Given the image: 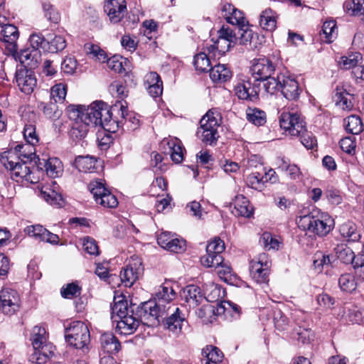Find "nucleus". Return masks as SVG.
<instances>
[{"instance_id": "1", "label": "nucleus", "mask_w": 364, "mask_h": 364, "mask_svg": "<svg viewBox=\"0 0 364 364\" xmlns=\"http://www.w3.org/2000/svg\"><path fill=\"white\" fill-rule=\"evenodd\" d=\"M90 126H100L109 132L114 133L119 128V122L112 118L107 104L96 101L87 107V114L82 121L73 123L70 136L75 139H82L86 136Z\"/></svg>"}, {"instance_id": "2", "label": "nucleus", "mask_w": 364, "mask_h": 364, "mask_svg": "<svg viewBox=\"0 0 364 364\" xmlns=\"http://www.w3.org/2000/svg\"><path fill=\"white\" fill-rule=\"evenodd\" d=\"M281 128L293 136L300 138L302 144L308 149H314L316 139L311 132H307L306 123L296 112H283L279 117Z\"/></svg>"}, {"instance_id": "3", "label": "nucleus", "mask_w": 364, "mask_h": 364, "mask_svg": "<svg viewBox=\"0 0 364 364\" xmlns=\"http://www.w3.org/2000/svg\"><path fill=\"white\" fill-rule=\"evenodd\" d=\"M296 224L303 230H308L318 237H324L333 229L334 221L328 213L315 210L309 214L297 218Z\"/></svg>"}, {"instance_id": "4", "label": "nucleus", "mask_w": 364, "mask_h": 364, "mask_svg": "<svg viewBox=\"0 0 364 364\" xmlns=\"http://www.w3.org/2000/svg\"><path fill=\"white\" fill-rule=\"evenodd\" d=\"M33 154L18 155L16 152H9L3 157L1 162L6 169L11 171V178L16 182L25 180L32 183H35L31 177V171L27 163L31 162Z\"/></svg>"}, {"instance_id": "5", "label": "nucleus", "mask_w": 364, "mask_h": 364, "mask_svg": "<svg viewBox=\"0 0 364 364\" xmlns=\"http://www.w3.org/2000/svg\"><path fill=\"white\" fill-rule=\"evenodd\" d=\"M158 323L162 322L164 327L173 333L181 332L182 326L186 322V314L175 304L168 305L167 308L152 310V313L146 314Z\"/></svg>"}, {"instance_id": "6", "label": "nucleus", "mask_w": 364, "mask_h": 364, "mask_svg": "<svg viewBox=\"0 0 364 364\" xmlns=\"http://www.w3.org/2000/svg\"><path fill=\"white\" fill-rule=\"evenodd\" d=\"M222 122V117L217 109H210L200 121V127L198 134L202 141L213 146L216 144L218 138V127Z\"/></svg>"}, {"instance_id": "7", "label": "nucleus", "mask_w": 364, "mask_h": 364, "mask_svg": "<svg viewBox=\"0 0 364 364\" xmlns=\"http://www.w3.org/2000/svg\"><path fill=\"white\" fill-rule=\"evenodd\" d=\"M65 338L70 346L77 349H82L90 342V331L83 322L73 321L65 328Z\"/></svg>"}, {"instance_id": "8", "label": "nucleus", "mask_w": 364, "mask_h": 364, "mask_svg": "<svg viewBox=\"0 0 364 364\" xmlns=\"http://www.w3.org/2000/svg\"><path fill=\"white\" fill-rule=\"evenodd\" d=\"M176 292L173 288L167 283L160 286L159 291L156 294L154 301H149L143 304L141 306V311L144 313V316L146 314L152 313V310L163 309V307L167 308L170 303L174 299Z\"/></svg>"}, {"instance_id": "9", "label": "nucleus", "mask_w": 364, "mask_h": 364, "mask_svg": "<svg viewBox=\"0 0 364 364\" xmlns=\"http://www.w3.org/2000/svg\"><path fill=\"white\" fill-rule=\"evenodd\" d=\"M89 189L93 194L95 201L101 205L113 208L117 206L118 200L105 186L102 180H97L90 182Z\"/></svg>"}, {"instance_id": "10", "label": "nucleus", "mask_w": 364, "mask_h": 364, "mask_svg": "<svg viewBox=\"0 0 364 364\" xmlns=\"http://www.w3.org/2000/svg\"><path fill=\"white\" fill-rule=\"evenodd\" d=\"M143 271L141 259L136 256L132 257L120 272L122 283L125 287H132L142 274Z\"/></svg>"}, {"instance_id": "11", "label": "nucleus", "mask_w": 364, "mask_h": 364, "mask_svg": "<svg viewBox=\"0 0 364 364\" xmlns=\"http://www.w3.org/2000/svg\"><path fill=\"white\" fill-rule=\"evenodd\" d=\"M21 306L18 293L10 288H3L0 291V311L6 315H13Z\"/></svg>"}, {"instance_id": "12", "label": "nucleus", "mask_w": 364, "mask_h": 364, "mask_svg": "<svg viewBox=\"0 0 364 364\" xmlns=\"http://www.w3.org/2000/svg\"><path fill=\"white\" fill-rule=\"evenodd\" d=\"M270 267L271 262L268 256L264 253L260 254L256 259L250 262V275L257 283H267L269 281Z\"/></svg>"}, {"instance_id": "13", "label": "nucleus", "mask_w": 364, "mask_h": 364, "mask_svg": "<svg viewBox=\"0 0 364 364\" xmlns=\"http://www.w3.org/2000/svg\"><path fill=\"white\" fill-rule=\"evenodd\" d=\"M18 36V28L14 25L9 23L0 25V41L11 54L15 53L17 50L16 41Z\"/></svg>"}, {"instance_id": "14", "label": "nucleus", "mask_w": 364, "mask_h": 364, "mask_svg": "<svg viewBox=\"0 0 364 364\" xmlns=\"http://www.w3.org/2000/svg\"><path fill=\"white\" fill-rule=\"evenodd\" d=\"M16 82L19 90L26 95L33 92L37 85L33 72L27 68H21L16 70Z\"/></svg>"}, {"instance_id": "15", "label": "nucleus", "mask_w": 364, "mask_h": 364, "mask_svg": "<svg viewBox=\"0 0 364 364\" xmlns=\"http://www.w3.org/2000/svg\"><path fill=\"white\" fill-rule=\"evenodd\" d=\"M257 81L270 77L275 71V65L269 58L255 59L250 68Z\"/></svg>"}, {"instance_id": "16", "label": "nucleus", "mask_w": 364, "mask_h": 364, "mask_svg": "<svg viewBox=\"0 0 364 364\" xmlns=\"http://www.w3.org/2000/svg\"><path fill=\"white\" fill-rule=\"evenodd\" d=\"M104 10L113 23H118L127 12L125 0H108L105 2Z\"/></svg>"}, {"instance_id": "17", "label": "nucleus", "mask_w": 364, "mask_h": 364, "mask_svg": "<svg viewBox=\"0 0 364 364\" xmlns=\"http://www.w3.org/2000/svg\"><path fill=\"white\" fill-rule=\"evenodd\" d=\"M144 85L150 96L160 97L163 92V82L156 72H149L144 77Z\"/></svg>"}, {"instance_id": "18", "label": "nucleus", "mask_w": 364, "mask_h": 364, "mask_svg": "<svg viewBox=\"0 0 364 364\" xmlns=\"http://www.w3.org/2000/svg\"><path fill=\"white\" fill-rule=\"evenodd\" d=\"M281 80L280 91L284 97L289 100H297L301 92L298 82L284 74L281 75Z\"/></svg>"}, {"instance_id": "19", "label": "nucleus", "mask_w": 364, "mask_h": 364, "mask_svg": "<svg viewBox=\"0 0 364 364\" xmlns=\"http://www.w3.org/2000/svg\"><path fill=\"white\" fill-rule=\"evenodd\" d=\"M33 350L34 352L30 358L31 360L37 364H45L54 355L55 348L52 343L46 342L38 348H33Z\"/></svg>"}, {"instance_id": "20", "label": "nucleus", "mask_w": 364, "mask_h": 364, "mask_svg": "<svg viewBox=\"0 0 364 364\" xmlns=\"http://www.w3.org/2000/svg\"><path fill=\"white\" fill-rule=\"evenodd\" d=\"M20 63L23 68L32 70L38 67L41 60V51L38 49L27 48L21 50L18 55Z\"/></svg>"}, {"instance_id": "21", "label": "nucleus", "mask_w": 364, "mask_h": 364, "mask_svg": "<svg viewBox=\"0 0 364 364\" xmlns=\"http://www.w3.org/2000/svg\"><path fill=\"white\" fill-rule=\"evenodd\" d=\"M109 110L112 112V118L119 122V127L123 124V121L126 123L127 121L133 124V129H135L138 125L139 120L132 117V114L128 113L127 107L122 103L119 105L115 104Z\"/></svg>"}, {"instance_id": "22", "label": "nucleus", "mask_w": 364, "mask_h": 364, "mask_svg": "<svg viewBox=\"0 0 364 364\" xmlns=\"http://www.w3.org/2000/svg\"><path fill=\"white\" fill-rule=\"evenodd\" d=\"M113 321L117 323L116 331L122 335L134 333L139 326V319L133 316L132 314L123 316Z\"/></svg>"}, {"instance_id": "23", "label": "nucleus", "mask_w": 364, "mask_h": 364, "mask_svg": "<svg viewBox=\"0 0 364 364\" xmlns=\"http://www.w3.org/2000/svg\"><path fill=\"white\" fill-rule=\"evenodd\" d=\"M235 91L239 99L255 101L257 99L259 90L256 85L252 86L250 81H243L235 86Z\"/></svg>"}, {"instance_id": "24", "label": "nucleus", "mask_w": 364, "mask_h": 364, "mask_svg": "<svg viewBox=\"0 0 364 364\" xmlns=\"http://www.w3.org/2000/svg\"><path fill=\"white\" fill-rule=\"evenodd\" d=\"M203 51L194 56L193 65L195 69L200 73L210 72L212 69L211 58H215L213 53L209 54L206 46L203 48Z\"/></svg>"}, {"instance_id": "25", "label": "nucleus", "mask_w": 364, "mask_h": 364, "mask_svg": "<svg viewBox=\"0 0 364 364\" xmlns=\"http://www.w3.org/2000/svg\"><path fill=\"white\" fill-rule=\"evenodd\" d=\"M339 232L341 236L348 242H356L361 237L357 225L350 220L346 221L340 225Z\"/></svg>"}, {"instance_id": "26", "label": "nucleus", "mask_w": 364, "mask_h": 364, "mask_svg": "<svg viewBox=\"0 0 364 364\" xmlns=\"http://www.w3.org/2000/svg\"><path fill=\"white\" fill-rule=\"evenodd\" d=\"M190 306H198L203 301V296L200 287L196 285H188L183 290L181 296Z\"/></svg>"}, {"instance_id": "27", "label": "nucleus", "mask_w": 364, "mask_h": 364, "mask_svg": "<svg viewBox=\"0 0 364 364\" xmlns=\"http://www.w3.org/2000/svg\"><path fill=\"white\" fill-rule=\"evenodd\" d=\"M112 319L113 321L129 316L127 301L122 296H114L111 306Z\"/></svg>"}, {"instance_id": "28", "label": "nucleus", "mask_w": 364, "mask_h": 364, "mask_svg": "<svg viewBox=\"0 0 364 364\" xmlns=\"http://www.w3.org/2000/svg\"><path fill=\"white\" fill-rule=\"evenodd\" d=\"M100 343L103 350L109 354L116 353L120 350V343L112 333L102 334L100 337Z\"/></svg>"}, {"instance_id": "29", "label": "nucleus", "mask_w": 364, "mask_h": 364, "mask_svg": "<svg viewBox=\"0 0 364 364\" xmlns=\"http://www.w3.org/2000/svg\"><path fill=\"white\" fill-rule=\"evenodd\" d=\"M277 15L271 9L264 10L259 18L260 27L268 31H273L277 27Z\"/></svg>"}, {"instance_id": "30", "label": "nucleus", "mask_w": 364, "mask_h": 364, "mask_svg": "<svg viewBox=\"0 0 364 364\" xmlns=\"http://www.w3.org/2000/svg\"><path fill=\"white\" fill-rule=\"evenodd\" d=\"M235 213L245 218H250L253 213V208L250 205L248 199L242 195L237 196L234 200Z\"/></svg>"}, {"instance_id": "31", "label": "nucleus", "mask_w": 364, "mask_h": 364, "mask_svg": "<svg viewBox=\"0 0 364 364\" xmlns=\"http://www.w3.org/2000/svg\"><path fill=\"white\" fill-rule=\"evenodd\" d=\"M234 46L235 45L228 42L224 39L218 38L217 41H214L212 44L209 45L208 43H206V48L209 54L213 53V56H214V58H219Z\"/></svg>"}, {"instance_id": "32", "label": "nucleus", "mask_w": 364, "mask_h": 364, "mask_svg": "<svg viewBox=\"0 0 364 364\" xmlns=\"http://www.w3.org/2000/svg\"><path fill=\"white\" fill-rule=\"evenodd\" d=\"M232 77V73L229 68L224 64H217L212 68L210 72V77L213 82H226Z\"/></svg>"}, {"instance_id": "33", "label": "nucleus", "mask_w": 364, "mask_h": 364, "mask_svg": "<svg viewBox=\"0 0 364 364\" xmlns=\"http://www.w3.org/2000/svg\"><path fill=\"white\" fill-rule=\"evenodd\" d=\"M337 258L343 264H351L354 267L355 262L359 256H355L354 252L344 245H338L336 248Z\"/></svg>"}, {"instance_id": "34", "label": "nucleus", "mask_w": 364, "mask_h": 364, "mask_svg": "<svg viewBox=\"0 0 364 364\" xmlns=\"http://www.w3.org/2000/svg\"><path fill=\"white\" fill-rule=\"evenodd\" d=\"M96 159L90 156H78L75 158L73 165L80 171L91 172L95 168Z\"/></svg>"}, {"instance_id": "35", "label": "nucleus", "mask_w": 364, "mask_h": 364, "mask_svg": "<svg viewBox=\"0 0 364 364\" xmlns=\"http://www.w3.org/2000/svg\"><path fill=\"white\" fill-rule=\"evenodd\" d=\"M282 75L283 74L278 73L277 77L272 76V75L270 77L260 80V81L262 82V87L265 92L273 95L280 90Z\"/></svg>"}, {"instance_id": "36", "label": "nucleus", "mask_w": 364, "mask_h": 364, "mask_svg": "<svg viewBox=\"0 0 364 364\" xmlns=\"http://www.w3.org/2000/svg\"><path fill=\"white\" fill-rule=\"evenodd\" d=\"M279 168L286 172L292 180L300 179L302 176L300 168L294 164H290L289 159H282L279 164Z\"/></svg>"}, {"instance_id": "37", "label": "nucleus", "mask_w": 364, "mask_h": 364, "mask_svg": "<svg viewBox=\"0 0 364 364\" xmlns=\"http://www.w3.org/2000/svg\"><path fill=\"white\" fill-rule=\"evenodd\" d=\"M344 127L347 132L353 135L360 134L363 129L360 118L356 115H350L344 119Z\"/></svg>"}, {"instance_id": "38", "label": "nucleus", "mask_w": 364, "mask_h": 364, "mask_svg": "<svg viewBox=\"0 0 364 364\" xmlns=\"http://www.w3.org/2000/svg\"><path fill=\"white\" fill-rule=\"evenodd\" d=\"M43 166L47 175L52 178L58 177L63 170L61 161L55 157L43 159Z\"/></svg>"}, {"instance_id": "39", "label": "nucleus", "mask_w": 364, "mask_h": 364, "mask_svg": "<svg viewBox=\"0 0 364 364\" xmlns=\"http://www.w3.org/2000/svg\"><path fill=\"white\" fill-rule=\"evenodd\" d=\"M170 149V155L173 161L176 164L181 163L183 159L184 149L181 142L178 139H173L168 141Z\"/></svg>"}, {"instance_id": "40", "label": "nucleus", "mask_w": 364, "mask_h": 364, "mask_svg": "<svg viewBox=\"0 0 364 364\" xmlns=\"http://www.w3.org/2000/svg\"><path fill=\"white\" fill-rule=\"evenodd\" d=\"M247 119L256 126H262L266 123V114L258 108L248 107L246 110Z\"/></svg>"}, {"instance_id": "41", "label": "nucleus", "mask_w": 364, "mask_h": 364, "mask_svg": "<svg viewBox=\"0 0 364 364\" xmlns=\"http://www.w3.org/2000/svg\"><path fill=\"white\" fill-rule=\"evenodd\" d=\"M343 8L348 14L360 16L364 9V0H346Z\"/></svg>"}, {"instance_id": "42", "label": "nucleus", "mask_w": 364, "mask_h": 364, "mask_svg": "<svg viewBox=\"0 0 364 364\" xmlns=\"http://www.w3.org/2000/svg\"><path fill=\"white\" fill-rule=\"evenodd\" d=\"M334 99L336 105H339L343 109H350L353 107L351 100L348 99V93L343 88L336 87Z\"/></svg>"}, {"instance_id": "43", "label": "nucleus", "mask_w": 364, "mask_h": 364, "mask_svg": "<svg viewBox=\"0 0 364 364\" xmlns=\"http://www.w3.org/2000/svg\"><path fill=\"white\" fill-rule=\"evenodd\" d=\"M274 173L275 172L272 169L266 173L265 181L267 180V176H272ZM247 180L250 186L257 190L261 189L264 183L263 175L259 172L252 173L247 176Z\"/></svg>"}, {"instance_id": "44", "label": "nucleus", "mask_w": 364, "mask_h": 364, "mask_svg": "<svg viewBox=\"0 0 364 364\" xmlns=\"http://www.w3.org/2000/svg\"><path fill=\"white\" fill-rule=\"evenodd\" d=\"M338 284L341 289L346 292H352L356 289L355 277L350 273H345L340 276Z\"/></svg>"}, {"instance_id": "45", "label": "nucleus", "mask_w": 364, "mask_h": 364, "mask_svg": "<svg viewBox=\"0 0 364 364\" xmlns=\"http://www.w3.org/2000/svg\"><path fill=\"white\" fill-rule=\"evenodd\" d=\"M87 109L82 105H69L66 109L68 117L74 122L82 121L84 116L87 114Z\"/></svg>"}, {"instance_id": "46", "label": "nucleus", "mask_w": 364, "mask_h": 364, "mask_svg": "<svg viewBox=\"0 0 364 364\" xmlns=\"http://www.w3.org/2000/svg\"><path fill=\"white\" fill-rule=\"evenodd\" d=\"M362 59V56L358 53H351L347 56H343L341 58L339 64L341 68L345 70L354 69L358 68V63L360 60Z\"/></svg>"}, {"instance_id": "47", "label": "nucleus", "mask_w": 364, "mask_h": 364, "mask_svg": "<svg viewBox=\"0 0 364 364\" xmlns=\"http://www.w3.org/2000/svg\"><path fill=\"white\" fill-rule=\"evenodd\" d=\"M41 105L43 112L47 118L55 121L60 117L62 111L59 109L57 102H50L46 104L43 103Z\"/></svg>"}, {"instance_id": "48", "label": "nucleus", "mask_w": 364, "mask_h": 364, "mask_svg": "<svg viewBox=\"0 0 364 364\" xmlns=\"http://www.w3.org/2000/svg\"><path fill=\"white\" fill-rule=\"evenodd\" d=\"M202 355L206 358L208 360L214 363H218L222 361L223 353L215 346H208L202 350Z\"/></svg>"}, {"instance_id": "49", "label": "nucleus", "mask_w": 364, "mask_h": 364, "mask_svg": "<svg viewBox=\"0 0 364 364\" xmlns=\"http://www.w3.org/2000/svg\"><path fill=\"white\" fill-rule=\"evenodd\" d=\"M42 197L52 205H60L63 201L62 196L55 191L44 186L41 191Z\"/></svg>"}, {"instance_id": "50", "label": "nucleus", "mask_w": 364, "mask_h": 364, "mask_svg": "<svg viewBox=\"0 0 364 364\" xmlns=\"http://www.w3.org/2000/svg\"><path fill=\"white\" fill-rule=\"evenodd\" d=\"M46 329L41 326H35L31 334V341L33 348H38L42 343L47 342Z\"/></svg>"}, {"instance_id": "51", "label": "nucleus", "mask_w": 364, "mask_h": 364, "mask_svg": "<svg viewBox=\"0 0 364 364\" xmlns=\"http://www.w3.org/2000/svg\"><path fill=\"white\" fill-rule=\"evenodd\" d=\"M67 85L60 82L52 87L50 90L51 98L55 102H63L67 94Z\"/></svg>"}, {"instance_id": "52", "label": "nucleus", "mask_w": 364, "mask_h": 364, "mask_svg": "<svg viewBox=\"0 0 364 364\" xmlns=\"http://www.w3.org/2000/svg\"><path fill=\"white\" fill-rule=\"evenodd\" d=\"M25 140L31 145H36L38 143V136L36 132V126L32 123L26 124L23 131Z\"/></svg>"}, {"instance_id": "53", "label": "nucleus", "mask_w": 364, "mask_h": 364, "mask_svg": "<svg viewBox=\"0 0 364 364\" xmlns=\"http://www.w3.org/2000/svg\"><path fill=\"white\" fill-rule=\"evenodd\" d=\"M331 259L328 255H323L322 252H318L314 256V267L318 272H322L325 267H330Z\"/></svg>"}, {"instance_id": "54", "label": "nucleus", "mask_w": 364, "mask_h": 364, "mask_svg": "<svg viewBox=\"0 0 364 364\" xmlns=\"http://www.w3.org/2000/svg\"><path fill=\"white\" fill-rule=\"evenodd\" d=\"M48 44V50L51 53H57L63 50L66 47V40L63 36H55L50 41H47Z\"/></svg>"}, {"instance_id": "55", "label": "nucleus", "mask_w": 364, "mask_h": 364, "mask_svg": "<svg viewBox=\"0 0 364 364\" xmlns=\"http://www.w3.org/2000/svg\"><path fill=\"white\" fill-rule=\"evenodd\" d=\"M336 23L335 21H327L323 23L322 32L325 35L326 41L331 43L336 37Z\"/></svg>"}, {"instance_id": "56", "label": "nucleus", "mask_w": 364, "mask_h": 364, "mask_svg": "<svg viewBox=\"0 0 364 364\" xmlns=\"http://www.w3.org/2000/svg\"><path fill=\"white\" fill-rule=\"evenodd\" d=\"M200 262L206 267H218V265L223 262V257L219 255H213L210 254V252H206V255L200 258Z\"/></svg>"}, {"instance_id": "57", "label": "nucleus", "mask_w": 364, "mask_h": 364, "mask_svg": "<svg viewBox=\"0 0 364 364\" xmlns=\"http://www.w3.org/2000/svg\"><path fill=\"white\" fill-rule=\"evenodd\" d=\"M225 250V243L220 238H215L213 241L210 242L206 247V252H210L213 255H221V253Z\"/></svg>"}, {"instance_id": "58", "label": "nucleus", "mask_w": 364, "mask_h": 364, "mask_svg": "<svg viewBox=\"0 0 364 364\" xmlns=\"http://www.w3.org/2000/svg\"><path fill=\"white\" fill-rule=\"evenodd\" d=\"M80 287L74 284H68L65 287H63L60 290V294L63 298L72 299L80 294Z\"/></svg>"}, {"instance_id": "59", "label": "nucleus", "mask_w": 364, "mask_h": 364, "mask_svg": "<svg viewBox=\"0 0 364 364\" xmlns=\"http://www.w3.org/2000/svg\"><path fill=\"white\" fill-rule=\"evenodd\" d=\"M46 231V229L40 225H30L26 227L25 229V232L28 235V236L35 237L41 241L43 240V238H45Z\"/></svg>"}, {"instance_id": "60", "label": "nucleus", "mask_w": 364, "mask_h": 364, "mask_svg": "<svg viewBox=\"0 0 364 364\" xmlns=\"http://www.w3.org/2000/svg\"><path fill=\"white\" fill-rule=\"evenodd\" d=\"M42 7L44 11L45 16L49 21L54 23H57L59 21L60 16L58 13L55 11L53 6L51 5L49 2H43Z\"/></svg>"}, {"instance_id": "61", "label": "nucleus", "mask_w": 364, "mask_h": 364, "mask_svg": "<svg viewBox=\"0 0 364 364\" xmlns=\"http://www.w3.org/2000/svg\"><path fill=\"white\" fill-rule=\"evenodd\" d=\"M227 22L232 25H237L239 27L245 26V18L244 17V14L241 11L236 8L233 13L231 14V16L227 17Z\"/></svg>"}, {"instance_id": "62", "label": "nucleus", "mask_w": 364, "mask_h": 364, "mask_svg": "<svg viewBox=\"0 0 364 364\" xmlns=\"http://www.w3.org/2000/svg\"><path fill=\"white\" fill-rule=\"evenodd\" d=\"M83 248L85 251L90 255H98L99 248L96 241L90 237H86L83 239Z\"/></svg>"}, {"instance_id": "63", "label": "nucleus", "mask_w": 364, "mask_h": 364, "mask_svg": "<svg viewBox=\"0 0 364 364\" xmlns=\"http://www.w3.org/2000/svg\"><path fill=\"white\" fill-rule=\"evenodd\" d=\"M274 322L276 328L279 331L287 329L289 324L288 318L281 311L274 312Z\"/></svg>"}, {"instance_id": "64", "label": "nucleus", "mask_w": 364, "mask_h": 364, "mask_svg": "<svg viewBox=\"0 0 364 364\" xmlns=\"http://www.w3.org/2000/svg\"><path fill=\"white\" fill-rule=\"evenodd\" d=\"M186 250V241L181 238L173 237L168 246L167 250L176 253H180Z\"/></svg>"}]
</instances>
